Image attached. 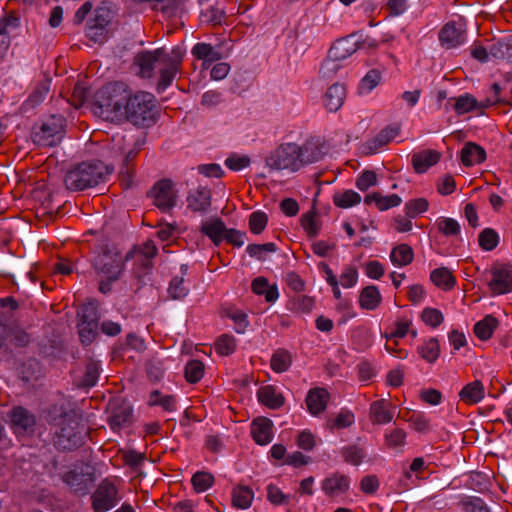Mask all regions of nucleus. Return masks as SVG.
<instances>
[{
	"instance_id": "ea45409f",
	"label": "nucleus",
	"mask_w": 512,
	"mask_h": 512,
	"mask_svg": "<svg viewBox=\"0 0 512 512\" xmlns=\"http://www.w3.org/2000/svg\"><path fill=\"white\" fill-rule=\"evenodd\" d=\"M292 363V356L285 349H278L271 357L270 366L276 373H282L289 369Z\"/></svg>"
},
{
	"instance_id": "473e14b6",
	"label": "nucleus",
	"mask_w": 512,
	"mask_h": 512,
	"mask_svg": "<svg viewBox=\"0 0 512 512\" xmlns=\"http://www.w3.org/2000/svg\"><path fill=\"white\" fill-rule=\"evenodd\" d=\"M324 156L322 147L315 141H307L300 146L299 158L301 160V166L318 162Z\"/></svg>"
},
{
	"instance_id": "f704fd0d",
	"label": "nucleus",
	"mask_w": 512,
	"mask_h": 512,
	"mask_svg": "<svg viewBox=\"0 0 512 512\" xmlns=\"http://www.w3.org/2000/svg\"><path fill=\"white\" fill-rule=\"evenodd\" d=\"M253 498L254 492L248 486L238 485L232 491V504L238 509L249 508Z\"/></svg>"
},
{
	"instance_id": "603ef678",
	"label": "nucleus",
	"mask_w": 512,
	"mask_h": 512,
	"mask_svg": "<svg viewBox=\"0 0 512 512\" xmlns=\"http://www.w3.org/2000/svg\"><path fill=\"white\" fill-rule=\"evenodd\" d=\"M51 82L52 78L49 74L44 73L42 80L38 82L37 87L34 89V105L43 102L49 96Z\"/></svg>"
},
{
	"instance_id": "a19ab883",
	"label": "nucleus",
	"mask_w": 512,
	"mask_h": 512,
	"mask_svg": "<svg viewBox=\"0 0 512 512\" xmlns=\"http://www.w3.org/2000/svg\"><path fill=\"white\" fill-rule=\"evenodd\" d=\"M79 323L98 324L99 313L98 306L95 301H89L83 304L77 311Z\"/></svg>"
},
{
	"instance_id": "8fccbe9b",
	"label": "nucleus",
	"mask_w": 512,
	"mask_h": 512,
	"mask_svg": "<svg viewBox=\"0 0 512 512\" xmlns=\"http://www.w3.org/2000/svg\"><path fill=\"white\" fill-rule=\"evenodd\" d=\"M184 374L189 383H196L204 375V364L199 360H191L186 364Z\"/></svg>"
},
{
	"instance_id": "5701e85b",
	"label": "nucleus",
	"mask_w": 512,
	"mask_h": 512,
	"mask_svg": "<svg viewBox=\"0 0 512 512\" xmlns=\"http://www.w3.org/2000/svg\"><path fill=\"white\" fill-rule=\"evenodd\" d=\"M188 208L194 212H204L211 205V191L206 187H199L191 191L187 197Z\"/></svg>"
},
{
	"instance_id": "4468645a",
	"label": "nucleus",
	"mask_w": 512,
	"mask_h": 512,
	"mask_svg": "<svg viewBox=\"0 0 512 512\" xmlns=\"http://www.w3.org/2000/svg\"><path fill=\"white\" fill-rule=\"evenodd\" d=\"M491 276L488 287L492 295L512 292V265L495 263L491 268Z\"/></svg>"
},
{
	"instance_id": "6ab92c4d",
	"label": "nucleus",
	"mask_w": 512,
	"mask_h": 512,
	"mask_svg": "<svg viewBox=\"0 0 512 512\" xmlns=\"http://www.w3.org/2000/svg\"><path fill=\"white\" fill-rule=\"evenodd\" d=\"M273 423L266 417H258L251 424V434L259 445H266L272 440Z\"/></svg>"
},
{
	"instance_id": "69168bd1",
	"label": "nucleus",
	"mask_w": 512,
	"mask_h": 512,
	"mask_svg": "<svg viewBox=\"0 0 512 512\" xmlns=\"http://www.w3.org/2000/svg\"><path fill=\"white\" fill-rule=\"evenodd\" d=\"M112 20L111 10L106 6L96 8L94 17L89 21L90 23L107 29V26Z\"/></svg>"
},
{
	"instance_id": "13d9d810",
	"label": "nucleus",
	"mask_w": 512,
	"mask_h": 512,
	"mask_svg": "<svg viewBox=\"0 0 512 512\" xmlns=\"http://www.w3.org/2000/svg\"><path fill=\"white\" fill-rule=\"evenodd\" d=\"M429 207V202L425 198H416L405 204L407 217L415 218L417 215L425 212Z\"/></svg>"
},
{
	"instance_id": "de8ad7c7",
	"label": "nucleus",
	"mask_w": 512,
	"mask_h": 512,
	"mask_svg": "<svg viewBox=\"0 0 512 512\" xmlns=\"http://www.w3.org/2000/svg\"><path fill=\"white\" fill-rule=\"evenodd\" d=\"M149 405H159L166 411H174L176 408V398L173 395H162L158 390L151 392Z\"/></svg>"
},
{
	"instance_id": "49530a36",
	"label": "nucleus",
	"mask_w": 512,
	"mask_h": 512,
	"mask_svg": "<svg viewBox=\"0 0 512 512\" xmlns=\"http://www.w3.org/2000/svg\"><path fill=\"white\" fill-rule=\"evenodd\" d=\"M361 201V196L353 190H346L342 193H336L333 196V203L339 208H349Z\"/></svg>"
},
{
	"instance_id": "bb28decb",
	"label": "nucleus",
	"mask_w": 512,
	"mask_h": 512,
	"mask_svg": "<svg viewBox=\"0 0 512 512\" xmlns=\"http://www.w3.org/2000/svg\"><path fill=\"white\" fill-rule=\"evenodd\" d=\"M441 154L436 150H424L412 156V165L417 173L426 172L431 166L438 163Z\"/></svg>"
},
{
	"instance_id": "4d7b16f0",
	"label": "nucleus",
	"mask_w": 512,
	"mask_h": 512,
	"mask_svg": "<svg viewBox=\"0 0 512 512\" xmlns=\"http://www.w3.org/2000/svg\"><path fill=\"white\" fill-rule=\"evenodd\" d=\"M235 338L228 334L221 335L215 342L216 351L223 356L232 354L235 351Z\"/></svg>"
},
{
	"instance_id": "cd10ccee",
	"label": "nucleus",
	"mask_w": 512,
	"mask_h": 512,
	"mask_svg": "<svg viewBox=\"0 0 512 512\" xmlns=\"http://www.w3.org/2000/svg\"><path fill=\"white\" fill-rule=\"evenodd\" d=\"M349 489L347 476L335 473L322 482V490L328 496H335L346 492Z\"/></svg>"
},
{
	"instance_id": "774afa93",
	"label": "nucleus",
	"mask_w": 512,
	"mask_h": 512,
	"mask_svg": "<svg viewBox=\"0 0 512 512\" xmlns=\"http://www.w3.org/2000/svg\"><path fill=\"white\" fill-rule=\"evenodd\" d=\"M461 505L465 512H489L487 505L478 497H466Z\"/></svg>"
},
{
	"instance_id": "c756f323",
	"label": "nucleus",
	"mask_w": 512,
	"mask_h": 512,
	"mask_svg": "<svg viewBox=\"0 0 512 512\" xmlns=\"http://www.w3.org/2000/svg\"><path fill=\"white\" fill-rule=\"evenodd\" d=\"M227 229L225 223L220 218H217L204 222L201 225L200 231L208 236L215 246H219L225 237Z\"/></svg>"
},
{
	"instance_id": "5fc2aeb1",
	"label": "nucleus",
	"mask_w": 512,
	"mask_h": 512,
	"mask_svg": "<svg viewBox=\"0 0 512 512\" xmlns=\"http://www.w3.org/2000/svg\"><path fill=\"white\" fill-rule=\"evenodd\" d=\"M381 74L378 70H370L365 77L361 80L358 90L360 93L371 92L380 82Z\"/></svg>"
},
{
	"instance_id": "864d4df0",
	"label": "nucleus",
	"mask_w": 512,
	"mask_h": 512,
	"mask_svg": "<svg viewBox=\"0 0 512 512\" xmlns=\"http://www.w3.org/2000/svg\"><path fill=\"white\" fill-rule=\"evenodd\" d=\"M194 489L197 492H204L214 483V477L208 472H196L191 479Z\"/></svg>"
},
{
	"instance_id": "4be33fe9",
	"label": "nucleus",
	"mask_w": 512,
	"mask_h": 512,
	"mask_svg": "<svg viewBox=\"0 0 512 512\" xmlns=\"http://www.w3.org/2000/svg\"><path fill=\"white\" fill-rule=\"evenodd\" d=\"M329 393L325 388H313L306 397V404L312 415H319L326 409L329 400Z\"/></svg>"
},
{
	"instance_id": "338daca9",
	"label": "nucleus",
	"mask_w": 512,
	"mask_h": 512,
	"mask_svg": "<svg viewBox=\"0 0 512 512\" xmlns=\"http://www.w3.org/2000/svg\"><path fill=\"white\" fill-rule=\"evenodd\" d=\"M301 224L307 235L311 238L318 235L320 226L315 219V212H307L301 217Z\"/></svg>"
},
{
	"instance_id": "680f3d73",
	"label": "nucleus",
	"mask_w": 512,
	"mask_h": 512,
	"mask_svg": "<svg viewBox=\"0 0 512 512\" xmlns=\"http://www.w3.org/2000/svg\"><path fill=\"white\" fill-rule=\"evenodd\" d=\"M438 230L445 236H456L460 233L459 223L452 218L442 217L436 222Z\"/></svg>"
},
{
	"instance_id": "052dcab7",
	"label": "nucleus",
	"mask_w": 512,
	"mask_h": 512,
	"mask_svg": "<svg viewBox=\"0 0 512 512\" xmlns=\"http://www.w3.org/2000/svg\"><path fill=\"white\" fill-rule=\"evenodd\" d=\"M268 222L267 215L262 211H256L249 216V229L253 234H260Z\"/></svg>"
},
{
	"instance_id": "6e6552de",
	"label": "nucleus",
	"mask_w": 512,
	"mask_h": 512,
	"mask_svg": "<svg viewBox=\"0 0 512 512\" xmlns=\"http://www.w3.org/2000/svg\"><path fill=\"white\" fill-rule=\"evenodd\" d=\"M299 152L300 146L295 143L282 144L266 158V165L275 170L297 171L302 167Z\"/></svg>"
},
{
	"instance_id": "f8f14e48",
	"label": "nucleus",
	"mask_w": 512,
	"mask_h": 512,
	"mask_svg": "<svg viewBox=\"0 0 512 512\" xmlns=\"http://www.w3.org/2000/svg\"><path fill=\"white\" fill-rule=\"evenodd\" d=\"M166 49L158 48L154 51H141L134 57L133 67L136 75L142 78H151L154 75L155 68H158Z\"/></svg>"
},
{
	"instance_id": "2f4dec72",
	"label": "nucleus",
	"mask_w": 512,
	"mask_h": 512,
	"mask_svg": "<svg viewBox=\"0 0 512 512\" xmlns=\"http://www.w3.org/2000/svg\"><path fill=\"white\" fill-rule=\"evenodd\" d=\"M258 401L270 409H278L284 404V396L281 393H277L276 389L267 385L261 387L257 392Z\"/></svg>"
},
{
	"instance_id": "9b49d317",
	"label": "nucleus",
	"mask_w": 512,
	"mask_h": 512,
	"mask_svg": "<svg viewBox=\"0 0 512 512\" xmlns=\"http://www.w3.org/2000/svg\"><path fill=\"white\" fill-rule=\"evenodd\" d=\"M122 258L118 253L107 248L94 258L93 267L98 274L106 276L109 280H117L122 270Z\"/></svg>"
},
{
	"instance_id": "0e129e2a",
	"label": "nucleus",
	"mask_w": 512,
	"mask_h": 512,
	"mask_svg": "<svg viewBox=\"0 0 512 512\" xmlns=\"http://www.w3.org/2000/svg\"><path fill=\"white\" fill-rule=\"evenodd\" d=\"M490 54L497 59L512 58V39L507 42H497L490 47Z\"/></svg>"
},
{
	"instance_id": "c03bdc74",
	"label": "nucleus",
	"mask_w": 512,
	"mask_h": 512,
	"mask_svg": "<svg viewBox=\"0 0 512 512\" xmlns=\"http://www.w3.org/2000/svg\"><path fill=\"white\" fill-rule=\"evenodd\" d=\"M99 377V363L95 360H88L85 367L84 375L79 382L82 388H89L96 384Z\"/></svg>"
},
{
	"instance_id": "c9c22d12",
	"label": "nucleus",
	"mask_w": 512,
	"mask_h": 512,
	"mask_svg": "<svg viewBox=\"0 0 512 512\" xmlns=\"http://www.w3.org/2000/svg\"><path fill=\"white\" fill-rule=\"evenodd\" d=\"M431 281L444 290H450L456 283L455 277L446 267L434 269L430 274Z\"/></svg>"
},
{
	"instance_id": "b1692460",
	"label": "nucleus",
	"mask_w": 512,
	"mask_h": 512,
	"mask_svg": "<svg viewBox=\"0 0 512 512\" xmlns=\"http://www.w3.org/2000/svg\"><path fill=\"white\" fill-rule=\"evenodd\" d=\"M62 480L74 492L84 495L88 490V485L92 481V477L91 474L70 470L63 474Z\"/></svg>"
},
{
	"instance_id": "0eeeda50",
	"label": "nucleus",
	"mask_w": 512,
	"mask_h": 512,
	"mask_svg": "<svg viewBox=\"0 0 512 512\" xmlns=\"http://www.w3.org/2000/svg\"><path fill=\"white\" fill-rule=\"evenodd\" d=\"M66 119L61 114H50L41 120L39 131L34 134V144L52 147L65 135Z\"/></svg>"
},
{
	"instance_id": "1a4fd4ad",
	"label": "nucleus",
	"mask_w": 512,
	"mask_h": 512,
	"mask_svg": "<svg viewBox=\"0 0 512 512\" xmlns=\"http://www.w3.org/2000/svg\"><path fill=\"white\" fill-rule=\"evenodd\" d=\"M109 416L107 422L114 432L127 428L134 422L133 408L123 398H114L108 404Z\"/></svg>"
},
{
	"instance_id": "e433bc0d",
	"label": "nucleus",
	"mask_w": 512,
	"mask_h": 512,
	"mask_svg": "<svg viewBox=\"0 0 512 512\" xmlns=\"http://www.w3.org/2000/svg\"><path fill=\"white\" fill-rule=\"evenodd\" d=\"M498 324L499 322L494 316L487 315L474 325V333L479 339L488 340L498 327Z\"/></svg>"
},
{
	"instance_id": "4c0bfd02",
	"label": "nucleus",
	"mask_w": 512,
	"mask_h": 512,
	"mask_svg": "<svg viewBox=\"0 0 512 512\" xmlns=\"http://www.w3.org/2000/svg\"><path fill=\"white\" fill-rule=\"evenodd\" d=\"M418 354L426 362L434 363L440 355V345L437 338H430L417 348Z\"/></svg>"
},
{
	"instance_id": "dca6fc26",
	"label": "nucleus",
	"mask_w": 512,
	"mask_h": 512,
	"mask_svg": "<svg viewBox=\"0 0 512 512\" xmlns=\"http://www.w3.org/2000/svg\"><path fill=\"white\" fill-rule=\"evenodd\" d=\"M9 425L19 440L32 433V415L22 406H13L8 412Z\"/></svg>"
},
{
	"instance_id": "f3484780",
	"label": "nucleus",
	"mask_w": 512,
	"mask_h": 512,
	"mask_svg": "<svg viewBox=\"0 0 512 512\" xmlns=\"http://www.w3.org/2000/svg\"><path fill=\"white\" fill-rule=\"evenodd\" d=\"M400 132L398 125H389L383 128L373 139L362 145V153L365 155L375 154L380 148L391 142Z\"/></svg>"
},
{
	"instance_id": "f257e3e1",
	"label": "nucleus",
	"mask_w": 512,
	"mask_h": 512,
	"mask_svg": "<svg viewBox=\"0 0 512 512\" xmlns=\"http://www.w3.org/2000/svg\"><path fill=\"white\" fill-rule=\"evenodd\" d=\"M127 92L123 83H109L99 89L92 102V112L108 121L124 120Z\"/></svg>"
},
{
	"instance_id": "39448f33",
	"label": "nucleus",
	"mask_w": 512,
	"mask_h": 512,
	"mask_svg": "<svg viewBox=\"0 0 512 512\" xmlns=\"http://www.w3.org/2000/svg\"><path fill=\"white\" fill-rule=\"evenodd\" d=\"M88 429L81 425L76 414L65 413L61 420V428L56 436V446L62 450H74L84 444Z\"/></svg>"
},
{
	"instance_id": "f03ea898",
	"label": "nucleus",
	"mask_w": 512,
	"mask_h": 512,
	"mask_svg": "<svg viewBox=\"0 0 512 512\" xmlns=\"http://www.w3.org/2000/svg\"><path fill=\"white\" fill-rule=\"evenodd\" d=\"M113 170L112 166L99 160L82 162L66 172L64 184L68 190L82 191L105 182Z\"/></svg>"
},
{
	"instance_id": "9d476101",
	"label": "nucleus",
	"mask_w": 512,
	"mask_h": 512,
	"mask_svg": "<svg viewBox=\"0 0 512 512\" xmlns=\"http://www.w3.org/2000/svg\"><path fill=\"white\" fill-rule=\"evenodd\" d=\"M183 50L179 47L173 48L170 52L165 53L161 63L158 66L160 78L157 83V90L164 91L171 85L173 79L180 69L183 59Z\"/></svg>"
},
{
	"instance_id": "a878e982",
	"label": "nucleus",
	"mask_w": 512,
	"mask_h": 512,
	"mask_svg": "<svg viewBox=\"0 0 512 512\" xmlns=\"http://www.w3.org/2000/svg\"><path fill=\"white\" fill-rule=\"evenodd\" d=\"M346 96L345 87L342 84L335 83L331 85L324 95V105L330 112L339 110Z\"/></svg>"
},
{
	"instance_id": "72a5a7b5",
	"label": "nucleus",
	"mask_w": 512,
	"mask_h": 512,
	"mask_svg": "<svg viewBox=\"0 0 512 512\" xmlns=\"http://www.w3.org/2000/svg\"><path fill=\"white\" fill-rule=\"evenodd\" d=\"M381 300V294L374 285L364 287L359 296V304L365 310H375L380 305Z\"/></svg>"
},
{
	"instance_id": "393cba45",
	"label": "nucleus",
	"mask_w": 512,
	"mask_h": 512,
	"mask_svg": "<svg viewBox=\"0 0 512 512\" xmlns=\"http://www.w3.org/2000/svg\"><path fill=\"white\" fill-rule=\"evenodd\" d=\"M459 399L468 405L479 403L485 396V388L480 380L466 384L458 394Z\"/></svg>"
},
{
	"instance_id": "79ce46f5",
	"label": "nucleus",
	"mask_w": 512,
	"mask_h": 512,
	"mask_svg": "<svg viewBox=\"0 0 512 512\" xmlns=\"http://www.w3.org/2000/svg\"><path fill=\"white\" fill-rule=\"evenodd\" d=\"M160 10L168 18L180 17L185 12L184 0H157Z\"/></svg>"
},
{
	"instance_id": "7c9ffc66",
	"label": "nucleus",
	"mask_w": 512,
	"mask_h": 512,
	"mask_svg": "<svg viewBox=\"0 0 512 512\" xmlns=\"http://www.w3.org/2000/svg\"><path fill=\"white\" fill-rule=\"evenodd\" d=\"M486 159L485 150L473 143L468 142L464 145L461 150V162L464 166H472L475 164H480Z\"/></svg>"
},
{
	"instance_id": "3c124183",
	"label": "nucleus",
	"mask_w": 512,
	"mask_h": 512,
	"mask_svg": "<svg viewBox=\"0 0 512 512\" xmlns=\"http://www.w3.org/2000/svg\"><path fill=\"white\" fill-rule=\"evenodd\" d=\"M77 327L81 343L84 345H90L98 334V324L78 322Z\"/></svg>"
},
{
	"instance_id": "423d86ee",
	"label": "nucleus",
	"mask_w": 512,
	"mask_h": 512,
	"mask_svg": "<svg viewBox=\"0 0 512 512\" xmlns=\"http://www.w3.org/2000/svg\"><path fill=\"white\" fill-rule=\"evenodd\" d=\"M43 173L44 170L41 169L34 175V218L48 224L59 205L54 204L52 189L45 184L44 179H38L39 174Z\"/></svg>"
},
{
	"instance_id": "6e6d98bb",
	"label": "nucleus",
	"mask_w": 512,
	"mask_h": 512,
	"mask_svg": "<svg viewBox=\"0 0 512 512\" xmlns=\"http://www.w3.org/2000/svg\"><path fill=\"white\" fill-rule=\"evenodd\" d=\"M276 250L277 247L274 243L249 244L246 248V252L250 257L257 258L260 261L265 259V253H273Z\"/></svg>"
},
{
	"instance_id": "a211bd4d",
	"label": "nucleus",
	"mask_w": 512,
	"mask_h": 512,
	"mask_svg": "<svg viewBox=\"0 0 512 512\" xmlns=\"http://www.w3.org/2000/svg\"><path fill=\"white\" fill-rule=\"evenodd\" d=\"M439 40L446 49L455 48L465 41L464 32L455 22L446 23L439 32Z\"/></svg>"
},
{
	"instance_id": "aec40b11",
	"label": "nucleus",
	"mask_w": 512,
	"mask_h": 512,
	"mask_svg": "<svg viewBox=\"0 0 512 512\" xmlns=\"http://www.w3.org/2000/svg\"><path fill=\"white\" fill-rule=\"evenodd\" d=\"M369 418L372 424H387L393 419L391 404L385 399L374 401L370 405Z\"/></svg>"
},
{
	"instance_id": "37998d69",
	"label": "nucleus",
	"mask_w": 512,
	"mask_h": 512,
	"mask_svg": "<svg viewBox=\"0 0 512 512\" xmlns=\"http://www.w3.org/2000/svg\"><path fill=\"white\" fill-rule=\"evenodd\" d=\"M192 55L205 62H214L221 59V54L207 43H197L192 49Z\"/></svg>"
},
{
	"instance_id": "c85d7f7f",
	"label": "nucleus",
	"mask_w": 512,
	"mask_h": 512,
	"mask_svg": "<svg viewBox=\"0 0 512 512\" xmlns=\"http://www.w3.org/2000/svg\"><path fill=\"white\" fill-rule=\"evenodd\" d=\"M19 26V19L15 16L8 15L0 20V61L5 57L10 46V29Z\"/></svg>"
},
{
	"instance_id": "e2e57ef3",
	"label": "nucleus",
	"mask_w": 512,
	"mask_h": 512,
	"mask_svg": "<svg viewBox=\"0 0 512 512\" xmlns=\"http://www.w3.org/2000/svg\"><path fill=\"white\" fill-rule=\"evenodd\" d=\"M168 293L174 300H180L186 297L188 289L184 286V278L175 276L170 282Z\"/></svg>"
},
{
	"instance_id": "bf43d9fd",
	"label": "nucleus",
	"mask_w": 512,
	"mask_h": 512,
	"mask_svg": "<svg viewBox=\"0 0 512 512\" xmlns=\"http://www.w3.org/2000/svg\"><path fill=\"white\" fill-rule=\"evenodd\" d=\"M341 453L345 462L355 466L360 465L365 456L363 449L356 445L343 448Z\"/></svg>"
},
{
	"instance_id": "20e7f679",
	"label": "nucleus",
	"mask_w": 512,
	"mask_h": 512,
	"mask_svg": "<svg viewBox=\"0 0 512 512\" xmlns=\"http://www.w3.org/2000/svg\"><path fill=\"white\" fill-rule=\"evenodd\" d=\"M124 119L136 126H150L155 121L154 97L148 92H138L129 96L124 104Z\"/></svg>"
},
{
	"instance_id": "09e8293b",
	"label": "nucleus",
	"mask_w": 512,
	"mask_h": 512,
	"mask_svg": "<svg viewBox=\"0 0 512 512\" xmlns=\"http://www.w3.org/2000/svg\"><path fill=\"white\" fill-rule=\"evenodd\" d=\"M499 243V235L492 228H485L478 236V244L485 251H492Z\"/></svg>"
},
{
	"instance_id": "ddd939ff",
	"label": "nucleus",
	"mask_w": 512,
	"mask_h": 512,
	"mask_svg": "<svg viewBox=\"0 0 512 512\" xmlns=\"http://www.w3.org/2000/svg\"><path fill=\"white\" fill-rule=\"evenodd\" d=\"M153 203L162 211H168L176 205L177 194L170 179H162L154 184L148 192Z\"/></svg>"
},
{
	"instance_id": "58836bf2",
	"label": "nucleus",
	"mask_w": 512,
	"mask_h": 512,
	"mask_svg": "<svg viewBox=\"0 0 512 512\" xmlns=\"http://www.w3.org/2000/svg\"><path fill=\"white\" fill-rule=\"evenodd\" d=\"M414 253L408 244L396 246L390 254L391 262L397 266H406L413 261Z\"/></svg>"
},
{
	"instance_id": "a18cd8bd",
	"label": "nucleus",
	"mask_w": 512,
	"mask_h": 512,
	"mask_svg": "<svg viewBox=\"0 0 512 512\" xmlns=\"http://www.w3.org/2000/svg\"><path fill=\"white\" fill-rule=\"evenodd\" d=\"M454 100V110L457 114L462 115L478 108V101L471 94L461 95L457 98H451L449 101Z\"/></svg>"
},
{
	"instance_id": "412c9836",
	"label": "nucleus",
	"mask_w": 512,
	"mask_h": 512,
	"mask_svg": "<svg viewBox=\"0 0 512 512\" xmlns=\"http://www.w3.org/2000/svg\"><path fill=\"white\" fill-rule=\"evenodd\" d=\"M358 49V42L353 39V36H347L334 42L328 54H330L331 58L342 61L354 54Z\"/></svg>"
},
{
	"instance_id": "7ed1b4c3",
	"label": "nucleus",
	"mask_w": 512,
	"mask_h": 512,
	"mask_svg": "<svg viewBox=\"0 0 512 512\" xmlns=\"http://www.w3.org/2000/svg\"><path fill=\"white\" fill-rule=\"evenodd\" d=\"M142 142L133 136L116 135L112 138V150L120 156L121 168L119 172L121 185L128 189L133 183L134 169L132 161L137 157Z\"/></svg>"
},
{
	"instance_id": "2eb2a0df",
	"label": "nucleus",
	"mask_w": 512,
	"mask_h": 512,
	"mask_svg": "<svg viewBox=\"0 0 512 512\" xmlns=\"http://www.w3.org/2000/svg\"><path fill=\"white\" fill-rule=\"evenodd\" d=\"M91 499L94 512H106L117 503V488L112 482L105 479L98 485Z\"/></svg>"
}]
</instances>
